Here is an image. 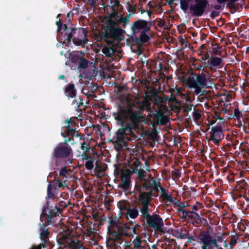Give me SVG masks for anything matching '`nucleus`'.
<instances>
[{
    "mask_svg": "<svg viewBox=\"0 0 249 249\" xmlns=\"http://www.w3.org/2000/svg\"><path fill=\"white\" fill-rule=\"evenodd\" d=\"M143 110L144 107L142 105L131 102L119 107L117 113L114 115L117 124L120 126L116 132L114 142L115 147L121 149L122 148V143L137 137L134 131L139 127Z\"/></svg>",
    "mask_w": 249,
    "mask_h": 249,
    "instance_id": "1",
    "label": "nucleus"
},
{
    "mask_svg": "<svg viewBox=\"0 0 249 249\" xmlns=\"http://www.w3.org/2000/svg\"><path fill=\"white\" fill-rule=\"evenodd\" d=\"M57 26V33L61 35V40L68 47L72 45L84 47L89 40L88 31L84 28H76L68 26L60 20L56 22Z\"/></svg>",
    "mask_w": 249,
    "mask_h": 249,
    "instance_id": "2",
    "label": "nucleus"
},
{
    "mask_svg": "<svg viewBox=\"0 0 249 249\" xmlns=\"http://www.w3.org/2000/svg\"><path fill=\"white\" fill-rule=\"evenodd\" d=\"M192 66L189 65V68L186 72H182V75L180 77V81L183 85L188 87L189 89H194V93L196 95H203L204 91L202 90L207 85L208 78L204 73L198 72L194 74L193 70L200 71L202 68L201 63H192Z\"/></svg>",
    "mask_w": 249,
    "mask_h": 249,
    "instance_id": "3",
    "label": "nucleus"
},
{
    "mask_svg": "<svg viewBox=\"0 0 249 249\" xmlns=\"http://www.w3.org/2000/svg\"><path fill=\"white\" fill-rule=\"evenodd\" d=\"M123 16L122 15L120 17L116 18V19H107L104 25V36L106 39L112 38L117 43L124 39L123 29L120 25L125 28L127 24Z\"/></svg>",
    "mask_w": 249,
    "mask_h": 249,
    "instance_id": "4",
    "label": "nucleus"
},
{
    "mask_svg": "<svg viewBox=\"0 0 249 249\" xmlns=\"http://www.w3.org/2000/svg\"><path fill=\"white\" fill-rule=\"evenodd\" d=\"M123 16L122 15L120 17L116 18V19H107L104 25V36L106 39L112 38L117 43L124 39L123 29L120 25L125 28L127 24Z\"/></svg>",
    "mask_w": 249,
    "mask_h": 249,
    "instance_id": "5",
    "label": "nucleus"
},
{
    "mask_svg": "<svg viewBox=\"0 0 249 249\" xmlns=\"http://www.w3.org/2000/svg\"><path fill=\"white\" fill-rule=\"evenodd\" d=\"M90 64L93 65L90 68L87 70L85 72V77L90 80L95 77L98 73L102 78H106L107 77L109 78L114 70L117 68V67H115L113 65H108L111 63H100L101 69L99 70L96 66V63Z\"/></svg>",
    "mask_w": 249,
    "mask_h": 249,
    "instance_id": "6",
    "label": "nucleus"
},
{
    "mask_svg": "<svg viewBox=\"0 0 249 249\" xmlns=\"http://www.w3.org/2000/svg\"><path fill=\"white\" fill-rule=\"evenodd\" d=\"M199 244H202L201 249H213L214 246L216 249H219V245L211 235L209 231H201V234L199 236Z\"/></svg>",
    "mask_w": 249,
    "mask_h": 249,
    "instance_id": "7",
    "label": "nucleus"
},
{
    "mask_svg": "<svg viewBox=\"0 0 249 249\" xmlns=\"http://www.w3.org/2000/svg\"><path fill=\"white\" fill-rule=\"evenodd\" d=\"M144 219L146 220L147 227L153 228L155 231L165 233V231L162 229L164 226L163 221L160 215H150Z\"/></svg>",
    "mask_w": 249,
    "mask_h": 249,
    "instance_id": "8",
    "label": "nucleus"
},
{
    "mask_svg": "<svg viewBox=\"0 0 249 249\" xmlns=\"http://www.w3.org/2000/svg\"><path fill=\"white\" fill-rule=\"evenodd\" d=\"M72 154V149L71 146L59 143L53 149V158L57 160L69 158Z\"/></svg>",
    "mask_w": 249,
    "mask_h": 249,
    "instance_id": "9",
    "label": "nucleus"
},
{
    "mask_svg": "<svg viewBox=\"0 0 249 249\" xmlns=\"http://www.w3.org/2000/svg\"><path fill=\"white\" fill-rule=\"evenodd\" d=\"M210 136L209 141L213 142L214 144H218L220 141L224 138L222 127L219 122L211 128V131L209 132Z\"/></svg>",
    "mask_w": 249,
    "mask_h": 249,
    "instance_id": "10",
    "label": "nucleus"
},
{
    "mask_svg": "<svg viewBox=\"0 0 249 249\" xmlns=\"http://www.w3.org/2000/svg\"><path fill=\"white\" fill-rule=\"evenodd\" d=\"M61 210L58 207L56 204L55 206H52L49 208V202L47 201L46 204L44 206L42 214L47 216L46 220L48 224H50L52 222L53 218L57 215V213H61Z\"/></svg>",
    "mask_w": 249,
    "mask_h": 249,
    "instance_id": "11",
    "label": "nucleus"
},
{
    "mask_svg": "<svg viewBox=\"0 0 249 249\" xmlns=\"http://www.w3.org/2000/svg\"><path fill=\"white\" fill-rule=\"evenodd\" d=\"M195 3L190 6V10L193 16L201 17L205 12V8L208 4V0H204L200 2H195Z\"/></svg>",
    "mask_w": 249,
    "mask_h": 249,
    "instance_id": "12",
    "label": "nucleus"
},
{
    "mask_svg": "<svg viewBox=\"0 0 249 249\" xmlns=\"http://www.w3.org/2000/svg\"><path fill=\"white\" fill-rule=\"evenodd\" d=\"M62 240L68 249H85L83 243L76 238H71L67 235L63 236Z\"/></svg>",
    "mask_w": 249,
    "mask_h": 249,
    "instance_id": "13",
    "label": "nucleus"
},
{
    "mask_svg": "<svg viewBox=\"0 0 249 249\" xmlns=\"http://www.w3.org/2000/svg\"><path fill=\"white\" fill-rule=\"evenodd\" d=\"M155 112L153 120L156 124L159 125H165L169 122L168 117L164 114L161 108L158 109Z\"/></svg>",
    "mask_w": 249,
    "mask_h": 249,
    "instance_id": "14",
    "label": "nucleus"
},
{
    "mask_svg": "<svg viewBox=\"0 0 249 249\" xmlns=\"http://www.w3.org/2000/svg\"><path fill=\"white\" fill-rule=\"evenodd\" d=\"M131 29L133 34L138 33L140 30L143 29V31L147 32L149 28L147 27V21L142 19H138L133 22L131 27Z\"/></svg>",
    "mask_w": 249,
    "mask_h": 249,
    "instance_id": "15",
    "label": "nucleus"
},
{
    "mask_svg": "<svg viewBox=\"0 0 249 249\" xmlns=\"http://www.w3.org/2000/svg\"><path fill=\"white\" fill-rule=\"evenodd\" d=\"M40 238L43 241V243L40 244L39 246H41V248L46 247V243L49 240V236L50 232L49 231L47 225L46 223H42L40 228Z\"/></svg>",
    "mask_w": 249,
    "mask_h": 249,
    "instance_id": "16",
    "label": "nucleus"
},
{
    "mask_svg": "<svg viewBox=\"0 0 249 249\" xmlns=\"http://www.w3.org/2000/svg\"><path fill=\"white\" fill-rule=\"evenodd\" d=\"M71 123V120H66V123L67 125L66 126V130L65 132H61V135L64 138H66L67 136H71V138L75 136L76 137H81V136L78 133V131L75 128H71L70 126Z\"/></svg>",
    "mask_w": 249,
    "mask_h": 249,
    "instance_id": "17",
    "label": "nucleus"
},
{
    "mask_svg": "<svg viewBox=\"0 0 249 249\" xmlns=\"http://www.w3.org/2000/svg\"><path fill=\"white\" fill-rule=\"evenodd\" d=\"M118 231L126 236H131L133 234H137L136 228L130 227L128 224H124L118 228Z\"/></svg>",
    "mask_w": 249,
    "mask_h": 249,
    "instance_id": "18",
    "label": "nucleus"
},
{
    "mask_svg": "<svg viewBox=\"0 0 249 249\" xmlns=\"http://www.w3.org/2000/svg\"><path fill=\"white\" fill-rule=\"evenodd\" d=\"M121 181L118 184V188H122L124 191H127L130 188V177L129 175L122 173L121 175Z\"/></svg>",
    "mask_w": 249,
    "mask_h": 249,
    "instance_id": "19",
    "label": "nucleus"
},
{
    "mask_svg": "<svg viewBox=\"0 0 249 249\" xmlns=\"http://www.w3.org/2000/svg\"><path fill=\"white\" fill-rule=\"evenodd\" d=\"M142 244V238L138 236L133 239L132 243L127 244L124 249H145Z\"/></svg>",
    "mask_w": 249,
    "mask_h": 249,
    "instance_id": "20",
    "label": "nucleus"
},
{
    "mask_svg": "<svg viewBox=\"0 0 249 249\" xmlns=\"http://www.w3.org/2000/svg\"><path fill=\"white\" fill-rule=\"evenodd\" d=\"M83 51H77L71 53V62H90L83 57Z\"/></svg>",
    "mask_w": 249,
    "mask_h": 249,
    "instance_id": "21",
    "label": "nucleus"
},
{
    "mask_svg": "<svg viewBox=\"0 0 249 249\" xmlns=\"http://www.w3.org/2000/svg\"><path fill=\"white\" fill-rule=\"evenodd\" d=\"M139 191V201L141 203H150L151 199V197L153 194L151 192H145L142 190H138ZM154 196H157V195H153Z\"/></svg>",
    "mask_w": 249,
    "mask_h": 249,
    "instance_id": "22",
    "label": "nucleus"
},
{
    "mask_svg": "<svg viewBox=\"0 0 249 249\" xmlns=\"http://www.w3.org/2000/svg\"><path fill=\"white\" fill-rule=\"evenodd\" d=\"M151 93L152 96L155 99V102H154V105L157 106L158 107V109L161 108V107H164L165 106L166 102L163 99L162 97L158 95V92L154 90H152L151 91Z\"/></svg>",
    "mask_w": 249,
    "mask_h": 249,
    "instance_id": "23",
    "label": "nucleus"
},
{
    "mask_svg": "<svg viewBox=\"0 0 249 249\" xmlns=\"http://www.w3.org/2000/svg\"><path fill=\"white\" fill-rule=\"evenodd\" d=\"M104 9L107 11V19H116V18L118 17V8L113 7V6L106 5L105 6Z\"/></svg>",
    "mask_w": 249,
    "mask_h": 249,
    "instance_id": "24",
    "label": "nucleus"
},
{
    "mask_svg": "<svg viewBox=\"0 0 249 249\" xmlns=\"http://www.w3.org/2000/svg\"><path fill=\"white\" fill-rule=\"evenodd\" d=\"M137 187H138V190L142 191L145 190L148 192L151 188V180L144 178L140 180V184Z\"/></svg>",
    "mask_w": 249,
    "mask_h": 249,
    "instance_id": "25",
    "label": "nucleus"
},
{
    "mask_svg": "<svg viewBox=\"0 0 249 249\" xmlns=\"http://www.w3.org/2000/svg\"><path fill=\"white\" fill-rule=\"evenodd\" d=\"M65 92L66 95L69 98L75 97L76 94V90L75 89L74 84L72 83L69 84L65 89Z\"/></svg>",
    "mask_w": 249,
    "mask_h": 249,
    "instance_id": "26",
    "label": "nucleus"
},
{
    "mask_svg": "<svg viewBox=\"0 0 249 249\" xmlns=\"http://www.w3.org/2000/svg\"><path fill=\"white\" fill-rule=\"evenodd\" d=\"M233 119L237 121V125L238 127H240L242 126V123H244L245 124V122L243 121L242 118V114L239 111L238 107H235L233 110Z\"/></svg>",
    "mask_w": 249,
    "mask_h": 249,
    "instance_id": "27",
    "label": "nucleus"
},
{
    "mask_svg": "<svg viewBox=\"0 0 249 249\" xmlns=\"http://www.w3.org/2000/svg\"><path fill=\"white\" fill-rule=\"evenodd\" d=\"M141 204L142 206L140 207L139 211L142 213V216L145 219L150 215L149 212L151 211L149 207L150 203L144 202Z\"/></svg>",
    "mask_w": 249,
    "mask_h": 249,
    "instance_id": "28",
    "label": "nucleus"
},
{
    "mask_svg": "<svg viewBox=\"0 0 249 249\" xmlns=\"http://www.w3.org/2000/svg\"><path fill=\"white\" fill-rule=\"evenodd\" d=\"M146 31H143L140 35L139 38L135 36V42L136 44L140 45L142 43H146L148 41L149 37L145 33Z\"/></svg>",
    "mask_w": 249,
    "mask_h": 249,
    "instance_id": "29",
    "label": "nucleus"
},
{
    "mask_svg": "<svg viewBox=\"0 0 249 249\" xmlns=\"http://www.w3.org/2000/svg\"><path fill=\"white\" fill-rule=\"evenodd\" d=\"M189 219L192 221V224L195 227H199L201 217L196 212L193 211V213L189 215Z\"/></svg>",
    "mask_w": 249,
    "mask_h": 249,
    "instance_id": "30",
    "label": "nucleus"
},
{
    "mask_svg": "<svg viewBox=\"0 0 249 249\" xmlns=\"http://www.w3.org/2000/svg\"><path fill=\"white\" fill-rule=\"evenodd\" d=\"M139 215V211L136 206L135 208H130L126 212V216L127 219L130 217L132 219H135Z\"/></svg>",
    "mask_w": 249,
    "mask_h": 249,
    "instance_id": "31",
    "label": "nucleus"
},
{
    "mask_svg": "<svg viewBox=\"0 0 249 249\" xmlns=\"http://www.w3.org/2000/svg\"><path fill=\"white\" fill-rule=\"evenodd\" d=\"M102 53L109 58L108 59H106L104 62H110L111 59L112 58L111 55L114 53L113 50L109 47H104L102 49Z\"/></svg>",
    "mask_w": 249,
    "mask_h": 249,
    "instance_id": "32",
    "label": "nucleus"
},
{
    "mask_svg": "<svg viewBox=\"0 0 249 249\" xmlns=\"http://www.w3.org/2000/svg\"><path fill=\"white\" fill-rule=\"evenodd\" d=\"M96 37L97 41H101L102 39H104L108 44H112L113 43L112 41H114L112 38L106 39L105 37L104 36V27L103 28L102 34H99L98 35H96Z\"/></svg>",
    "mask_w": 249,
    "mask_h": 249,
    "instance_id": "33",
    "label": "nucleus"
},
{
    "mask_svg": "<svg viewBox=\"0 0 249 249\" xmlns=\"http://www.w3.org/2000/svg\"><path fill=\"white\" fill-rule=\"evenodd\" d=\"M95 160V158L94 157H91L90 158L87 160V161L85 163L86 168L89 170H92L94 167Z\"/></svg>",
    "mask_w": 249,
    "mask_h": 249,
    "instance_id": "34",
    "label": "nucleus"
},
{
    "mask_svg": "<svg viewBox=\"0 0 249 249\" xmlns=\"http://www.w3.org/2000/svg\"><path fill=\"white\" fill-rule=\"evenodd\" d=\"M132 173L137 174L138 175V178L140 180L143 179L145 177V172L141 167L135 169V171H133Z\"/></svg>",
    "mask_w": 249,
    "mask_h": 249,
    "instance_id": "35",
    "label": "nucleus"
},
{
    "mask_svg": "<svg viewBox=\"0 0 249 249\" xmlns=\"http://www.w3.org/2000/svg\"><path fill=\"white\" fill-rule=\"evenodd\" d=\"M222 51V48L219 46V45H216V47H213L211 53V56L212 57L214 55H220L221 52Z\"/></svg>",
    "mask_w": 249,
    "mask_h": 249,
    "instance_id": "36",
    "label": "nucleus"
},
{
    "mask_svg": "<svg viewBox=\"0 0 249 249\" xmlns=\"http://www.w3.org/2000/svg\"><path fill=\"white\" fill-rule=\"evenodd\" d=\"M168 70V68H167L166 66L162 65V63H159V74L161 75V78H164L165 75L163 73V71L167 72Z\"/></svg>",
    "mask_w": 249,
    "mask_h": 249,
    "instance_id": "37",
    "label": "nucleus"
},
{
    "mask_svg": "<svg viewBox=\"0 0 249 249\" xmlns=\"http://www.w3.org/2000/svg\"><path fill=\"white\" fill-rule=\"evenodd\" d=\"M119 207L121 211H126L127 212L128 209L130 208V205L129 202L124 201L119 204Z\"/></svg>",
    "mask_w": 249,
    "mask_h": 249,
    "instance_id": "38",
    "label": "nucleus"
},
{
    "mask_svg": "<svg viewBox=\"0 0 249 249\" xmlns=\"http://www.w3.org/2000/svg\"><path fill=\"white\" fill-rule=\"evenodd\" d=\"M192 0H180V5L182 10L185 12L189 8V2Z\"/></svg>",
    "mask_w": 249,
    "mask_h": 249,
    "instance_id": "39",
    "label": "nucleus"
},
{
    "mask_svg": "<svg viewBox=\"0 0 249 249\" xmlns=\"http://www.w3.org/2000/svg\"><path fill=\"white\" fill-rule=\"evenodd\" d=\"M70 170L68 169L66 167L62 168L59 172V176L60 177H62L63 178H67V175H69Z\"/></svg>",
    "mask_w": 249,
    "mask_h": 249,
    "instance_id": "40",
    "label": "nucleus"
},
{
    "mask_svg": "<svg viewBox=\"0 0 249 249\" xmlns=\"http://www.w3.org/2000/svg\"><path fill=\"white\" fill-rule=\"evenodd\" d=\"M140 165V161L137 158H135V160L133 161L130 167L132 170V172L133 171H135V169L139 168Z\"/></svg>",
    "mask_w": 249,
    "mask_h": 249,
    "instance_id": "41",
    "label": "nucleus"
},
{
    "mask_svg": "<svg viewBox=\"0 0 249 249\" xmlns=\"http://www.w3.org/2000/svg\"><path fill=\"white\" fill-rule=\"evenodd\" d=\"M123 234L119 233V234L116 236L115 237H111V239L114 241V242L116 243V245H121L123 242Z\"/></svg>",
    "mask_w": 249,
    "mask_h": 249,
    "instance_id": "42",
    "label": "nucleus"
},
{
    "mask_svg": "<svg viewBox=\"0 0 249 249\" xmlns=\"http://www.w3.org/2000/svg\"><path fill=\"white\" fill-rule=\"evenodd\" d=\"M71 203L69 200L67 201V202L64 201H61L58 204H56L58 207H59L61 210V211L65 208L68 207V205H70Z\"/></svg>",
    "mask_w": 249,
    "mask_h": 249,
    "instance_id": "43",
    "label": "nucleus"
},
{
    "mask_svg": "<svg viewBox=\"0 0 249 249\" xmlns=\"http://www.w3.org/2000/svg\"><path fill=\"white\" fill-rule=\"evenodd\" d=\"M200 234H201V231H200V232L199 233V234H198V235L197 236H190L188 237L187 236V238H188L187 242L189 243H192L191 241H195V242L197 241L199 244L200 240L199 239L198 237Z\"/></svg>",
    "mask_w": 249,
    "mask_h": 249,
    "instance_id": "44",
    "label": "nucleus"
},
{
    "mask_svg": "<svg viewBox=\"0 0 249 249\" xmlns=\"http://www.w3.org/2000/svg\"><path fill=\"white\" fill-rule=\"evenodd\" d=\"M188 234V231L186 230L185 229H184V230H181V232H179L178 237L181 239H186L187 238Z\"/></svg>",
    "mask_w": 249,
    "mask_h": 249,
    "instance_id": "45",
    "label": "nucleus"
},
{
    "mask_svg": "<svg viewBox=\"0 0 249 249\" xmlns=\"http://www.w3.org/2000/svg\"><path fill=\"white\" fill-rule=\"evenodd\" d=\"M201 225H203L204 226L207 227V229L208 230L211 229V227L210 226L208 220L203 217H201L200 223H199V226Z\"/></svg>",
    "mask_w": 249,
    "mask_h": 249,
    "instance_id": "46",
    "label": "nucleus"
},
{
    "mask_svg": "<svg viewBox=\"0 0 249 249\" xmlns=\"http://www.w3.org/2000/svg\"><path fill=\"white\" fill-rule=\"evenodd\" d=\"M81 149L83 152H89L90 149V147L89 144L84 141L81 143Z\"/></svg>",
    "mask_w": 249,
    "mask_h": 249,
    "instance_id": "47",
    "label": "nucleus"
},
{
    "mask_svg": "<svg viewBox=\"0 0 249 249\" xmlns=\"http://www.w3.org/2000/svg\"><path fill=\"white\" fill-rule=\"evenodd\" d=\"M193 105L191 104H186L182 106L183 111L184 113L188 112L192 110Z\"/></svg>",
    "mask_w": 249,
    "mask_h": 249,
    "instance_id": "48",
    "label": "nucleus"
},
{
    "mask_svg": "<svg viewBox=\"0 0 249 249\" xmlns=\"http://www.w3.org/2000/svg\"><path fill=\"white\" fill-rule=\"evenodd\" d=\"M72 104L76 105V106H77V107H79L83 105V100L80 98V97H79L78 98L74 99L72 101Z\"/></svg>",
    "mask_w": 249,
    "mask_h": 249,
    "instance_id": "49",
    "label": "nucleus"
},
{
    "mask_svg": "<svg viewBox=\"0 0 249 249\" xmlns=\"http://www.w3.org/2000/svg\"><path fill=\"white\" fill-rule=\"evenodd\" d=\"M193 211H187L184 210L182 212V215L180 216L181 218L186 219L188 217L189 219V215L193 213Z\"/></svg>",
    "mask_w": 249,
    "mask_h": 249,
    "instance_id": "50",
    "label": "nucleus"
},
{
    "mask_svg": "<svg viewBox=\"0 0 249 249\" xmlns=\"http://www.w3.org/2000/svg\"><path fill=\"white\" fill-rule=\"evenodd\" d=\"M127 11L132 14L135 13L136 11V5H133L130 4H128L126 7Z\"/></svg>",
    "mask_w": 249,
    "mask_h": 249,
    "instance_id": "51",
    "label": "nucleus"
},
{
    "mask_svg": "<svg viewBox=\"0 0 249 249\" xmlns=\"http://www.w3.org/2000/svg\"><path fill=\"white\" fill-rule=\"evenodd\" d=\"M192 114L193 117L195 121L199 120L201 117L200 113L198 111H196L195 107H194V111Z\"/></svg>",
    "mask_w": 249,
    "mask_h": 249,
    "instance_id": "52",
    "label": "nucleus"
},
{
    "mask_svg": "<svg viewBox=\"0 0 249 249\" xmlns=\"http://www.w3.org/2000/svg\"><path fill=\"white\" fill-rule=\"evenodd\" d=\"M238 239L237 237L233 236L231 238V241L229 243V244L231 246V249H232L233 247L237 244V240Z\"/></svg>",
    "mask_w": 249,
    "mask_h": 249,
    "instance_id": "53",
    "label": "nucleus"
},
{
    "mask_svg": "<svg viewBox=\"0 0 249 249\" xmlns=\"http://www.w3.org/2000/svg\"><path fill=\"white\" fill-rule=\"evenodd\" d=\"M55 184L59 188L63 187L67 185V183L66 180L62 181L60 179H57L56 181Z\"/></svg>",
    "mask_w": 249,
    "mask_h": 249,
    "instance_id": "54",
    "label": "nucleus"
},
{
    "mask_svg": "<svg viewBox=\"0 0 249 249\" xmlns=\"http://www.w3.org/2000/svg\"><path fill=\"white\" fill-rule=\"evenodd\" d=\"M171 173H172V175L175 178H179L180 177L181 173L178 169H175V170L172 171Z\"/></svg>",
    "mask_w": 249,
    "mask_h": 249,
    "instance_id": "55",
    "label": "nucleus"
},
{
    "mask_svg": "<svg viewBox=\"0 0 249 249\" xmlns=\"http://www.w3.org/2000/svg\"><path fill=\"white\" fill-rule=\"evenodd\" d=\"M47 196L49 198H52L53 196V194L52 192V186L51 184H48L47 187Z\"/></svg>",
    "mask_w": 249,
    "mask_h": 249,
    "instance_id": "56",
    "label": "nucleus"
},
{
    "mask_svg": "<svg viewBox=\"0 0 249 249\" xmlns=\"http://www.w3.org/2000/svg\"><path fill=\"white\" fill-rule=\"evenodd\" d=\"M110 6H113V7H115L118 9L119 6L120 5V2L119 0H110Z\"/></svg>",
    "mask_w": 249,
    "mask_h": 249,
    "instance_id": "57",
    "label": "nucleus"
},
{
    "mask_svg": "<svg viewBox=\"0 0 249 249\" xmlns=\"http://www.w3.org/2000/svg\"><path fill=\"white\" fill-rule=\"evenodd\" d=\"M211 59V62L208 60L207 62H221V59L218 57H215L213 56L212 57H210Z\"/></svg>",
    "mask_w": 249,
    "mask_h": 249,
    "instance_id": "58",
    "label": "nucleus"
},
{
    "mask_svg": "<svg viewBox=\"0 0 249 249\" xmlns=\"http://www.w3.org/2000/svg\"><path fill=\"white\" fill-rule=\"evenodd\" d=\"M173 197L171 195L168 194L164 196L163 197H162V199L163 201H166L170 203L171 202L173 201Z\"/></svg>",
    "mask_w": 249,
    "mask_h": 249,
    "instance_id": "59",
    "label": "nucleus"
},
{
    "mask_svg": "<svg viewBox=\"0 0 249 249\" xmlns=\"http://www.w3.org/2000/svg\"><path fill=\"white\" fill-rule=\"evenodd\" d=\"M87 152H83L81 155V159L83 160H87L91 157V156H89L87 153Z\"/></svg>",
    "mask_w": 249,
    "mask_h": 249,
    "instance_id": "60",
    "label": "nucleus"
},
{
    "mask_svg": "<svg viewBox=\"0 0 249 249\" xmlns=\"http://www.w3.org/2000/svg\"><path fill=\"white\" fill-rule=\"evenodd\" d=\"M160 188L161 191V197L162 198L166 195H167V190L162 187L161 186H160Z\"/></svg>",
    "mask_w": 249,
    "mask_h": 249,
    "instance_id": "61",
    "label": "nucleus"
},
{
    "mask_svg": "<svg viewBox=\"0 0 249 249\" xmlns=\"http://www.w3.org/2000/svg\"><path fill=\"white\" fill-rule=\"evenodd\" d=\"M221 63H204L205 67H209L210 69H213V66L220 65Z\"/></svg>",
    "mask_w": 249,
    "mask_h": 249,
    "instance_id": "62",
    "label": "nucleus"
},
{
    "mask_svg": "<svg viewBox=\"0 0 249 249\" xmlns=\"http://www.w3.org/2000/svg\"><path fill=\"white\" fill-rule=\"evenodd\" d=\"M211 51H210V50L209 51H207L206 52V53L204 54V57H201V59L202 60H207V59H208L209 58H210L211 56Z\"/></svg>",
    "mask_w": 249,
    "mask_h": 249,
    "instance_id": "63",
    "label": "nucleus"
},
{
    "mask_svg": "<svg viewBox=\"0 0 249 249\" xmlns=\"http://www.w3.org/2000/svg\"><path fill=\"white\" fill-rule=\"evenodd\" d=\"M97 1L98 0H87L88 3L93 7H94L96 6Z\"/></svg>",
    "mask_w": 249,
    "mask_h": 249,
    "instance_id": "64",
    "label": "nucleus"
}]
</instances>
